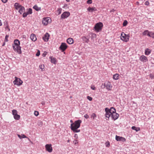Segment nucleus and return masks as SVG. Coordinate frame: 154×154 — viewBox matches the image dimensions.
I'll return each mask as SVG.
<instances>
[{
    "mask_svg": "<svg viewBox=\"0 0 154 154\" xmlns=\"http://www.w3.org/2000/svg\"><path fill=\"white\" fill-rule=\"evenodd\" d=\"M82 122L81 120H78L75 121L74 123L71 124L70 128L71 130L75 128L78 129L79 128L80 126V124Z\"/></svg>",
    "mask_w": 154,
    "mask_h": 154,
    "instance_id": "nucleus-1",
    "label": "nucleus"
},
{
    "mask_svg": "<svg viewBox=\"0 0 154 154\" xmlns=\"http://www.w3.org/2000/svg\"><path fill=\"white\" fill-rule=\"evenodd\" d=\"M129 35H126L124 32L121 33V39L124 42H127L129 40Z\"/></svg>",
    "mask_w": 154,
    "mask_h": 154,
    "instance_id": "nucleus-2",
    "label": "nucleus"
},
{
    "mask_svg": "<svg viewBox=\"0 0 154 154\" xmlns=\"http://www.w3.org/2000/svg\"><path fill=\"white\" fill-rule=\"evenodd\" d=\"M103 26V23L101 22L97 23L95 24L94 27L95 30L97 32L101 31Z\"/></svg>",
    "mask_w": 154,
    "mask_h": 154,
    "instance_id": "nucleus-3",
    "label": "nucleus"
},
{
    "mask_svg": "<svg viewBox=\"0 0 154 154\" xmlns=\"http://www.w3.org/2000/svg\"><path fill=\"white\" fill-rule=\"evenodd\" d=\"M15 80L13 82L14 85H16L17 86H20L22 85L23 82L20 79L15 77Z\"/></svg>",
    "mask_w": 154,
    "mask_h": 154,
    "instance_id": "nucleus-4",
    "label": "nucleus"
},
{
    "mask_svg": "<svg viewBox=\"0 0 154 154\" xmlns=\"http://www.w3.org/2000/svg\"><path fill=\"white\" fill-rule=\"evenodd\" d=\"M12 46L14 51H17V52L19 54L21 53L22 51L21 49V47L20 46V45H13Z\"/></svg>",
    "mask_w": 154,
    "mask_h": 154,
    "instance_id": "nucleus-5",
    "label": "nucleus"
},
{
    "mask_svg": "<svg viewBox=\"0 0 154 154\" xmlns=\"http://www.w3.org/2000/svg\"><path fill=\"white\" fill-rule=\"evenodd\" d=\"M51 22V19L49 17L44 18L42 21V23L43 24L47 25L48 23Z\"/></svg>",
    "mask_w": 154,
    "mask_h": 154,
    "instance_id": "nucleus-6",
    "label": "nucleus"
},
{
    "mask_svg": "<svg viewBox=\"0 0 154 154\" xmlns=\"http://www.w3.org/2000/svg\"><path fill=\"white\" fill-rule=\"evenodd\" d=\"M109 108L106 107L105 108V111L106 112V114H105V116L106 118V120H108L109 119V117L111 116V114L108 111Z\"/></svg>",
    "mask_w": 154,
    "mask_h": 154,
    "instance_id": "nucleus-7",
    "label": "nucleus"
},
{
    "mask_svg": "<svg viewBox=\"0 0 154 154\" xmlns=\"http://www.w3.org/2000/svg\"><path fill=\"white\" fill-rule=\"evenodd\" d=\"M105 87L107 90H110L112 89V86L110 82L107 81L105 82Z\"/></svg>",
    "mask_w": 154,
    "mask_h": 154,
    "instance_id": "nucleus-8",
    "label": "nucleus"
},
{
    "mask_svg": "<svg viewBox=\"0 0 154 154\" xmlns=\"http://www.w3.org/2000/svg\"><path fill=\"white\" fill-rule=\"evenodd\" d=\"M46 149L48 152H52L53 149L51 144H47L45 145Z\"/></svg>",
    "mask_w": 154,
    "mask_h": 154,
    "instance_id": "nucleus-9",
    "label": "nucleus"
},
{
    "mask_svg": "<svg viewBox=\"0 0 154 154\" xmlns=\"http://www.w3.org/2000/svg\"><path fill=\"white\" fill-rule=\"evenodd\" d=\"M69 12H65L62 14L61 16V19H65L67 18L70 15Z\"/></svg>",
    "mask_w": 154,
    "mask_h": 154,
    "instance_id": "nucleus-10",
    "label": "nucleus"
},
{
    "mask_svg": "<svg viewBox=\"0 0 154 154\" xmlns=\"http://www.w3.org/2000/svg\"><path fill=\"white\" fill-rule=\"evenodd\" d=\"M67 48V45L66 43H62L60 46L59 47L60 49L63 51L66 50Z\"/></svg>",
    "mask_w": 154,
    "mask_h": 154,
    "instance_id": "nucleus-11",
    "label": "nucleus"
},
{
    "mask_svg": "<svg viewBox=\"0 0 154 154\" xmlns=\"http://www.w3.org/2000/svg\"><path fill=\"white\" fill-rule=\"evenodd\" d=\"M50 35L49 33L47 32L46 33L43 37L42 38L43 40L46 42L48 41Z\"/></svg>",
    "mask_w": 154,
    "mask_h": 154,
    "instance_id": "nucleus-12",
    "label": "nucleus"
},
{
    "mask_svg": "<svg viewBox=\"0 0 154 154\" xmlns=\"http://www.w3.org/2000/svg\"><path fill=\"white\" fill-rule=\"evenodd\" d=\"M140 60L142 62H146L148 61L147 58L144 55L141 56L139 58Z\"/></svg>",
    "mask_w": 154,
    "mask_h": 154,
    "instance_id": "nucleus-13",
    "label": "nucleus"
},
{
    "mask_svg": "<svg viewBox=\"0 0 154 154\" xmlns=\"http://www.w3.org/2000/svg\"><path fill=\"white\" fill-rule=\"evenodd\" d=\"M119 116V115L116 112L111 115V117L114 120L117 119Z\"/></svg>",
    "mask_w": 154,
    "mask_h": 154,
    "instance_id": "nucleus-14",
    "label": "nucleus"
},
{
    "mask_svg": "<svg viewBox=\"0 0 154 154\" xmlns=\"http://www.w3.org/2000/svg\"><path fill=\"white\" fill-rule=\"evenodd\" d=\"M116 139L117 141H124L125 140V139L124 138L122 137L117 136V135L116 136Z\"/></svg>",
    "mask_w": 154,
    "mask_h": 154,
    "instance_id": "nucleus-15",
    "label": "nucleus"
},
{
    "mask_svg": "<svg viewBox=\"0 0 154 154\" xmlns=\"http://www.w3.org/2000/svg\"><path fill=\"white\" fill-rule=\"evenodd\" d=\"M88 11L90 12H92L94 11H97V9L95 7H89L87 9Z\"/></svg>",
    "mask_w": 154,
    "mask_h": 154,
    "instance_id": "nucleus-16",
    "label": "nucleus"
},
{
    "mask_svg": "<svg viewBox=\"0 0 154 154\" xmlns=\"http://www.w3.org/2000/svg\"><path fill=\"white\" fill-rule=\"evenodd\" d=\"M30 38L32 41L34 42L36 41L37 40L36 36L34 34H32L31 35Z\"/></svg>",
    "mask_w": 154,
    "mask_h": 154,
    "instance_id": "nucleus-17",
    "label": "nucleus"
},
{
    "mask_svg": "<svg viewBox=\"0 0 154 154\" xmlns=\"http://www.w3.org/2000/svg\"><path fill=\"white\" fill-rule=\"evenodd\" d=\"M67 42L69 44H72L74 42L72 38H69L67 40Z\"/></svg>",
    "mask_w": 154,
    "mask_h": 154,
    "instance_id": "nucleus-18",
    "label": "nucleus"
},
{
    "mask_svg": "<svg viewBox=\"0 0 154 154\" xmlns=\"http://www.w3.org/2000/svg\"><path fill=\"white\" fill-rule=\"evenodd\" d=\"M108 111L111 113H110L111 115L116 112V109L113 107H112L110 109H109Z\"/></svg>",
    "mask_w": 154,
    "mask_h": 154,
    "instance_id": "nucleus-19",
    "label": "nucleus"
},
{
    "mask_svg": "<svg viewBox=\"0 0 154 154\" xmlns=\"http://www.w3.org/2000/svg\"><path fill=\"white\" fill-rule=\"evenodd\" d=\"M151 52V50L148 49L146 48L145 49V54L146 55H149Z\"/></svg>",
    "mask_w": 154,
    "mask_h": 154,
    "instance_id": "nucleus-20",
    "label": "nucleus"
},
{
    "mask_svg": "<svg viewBox=\"0 0 154 154\" xmlns=\"http://www.w3.org/2000/svg\"><path fill=\"white\" fill-rule=\"evenodd\" d=\"M14 6L16 10L19 9L22 6L20 5L18 3H15Z\"/></svg>",
    "mask_w": 154,
    "mask_h": 154,
    "instance_id": "nucleus-21",
    "label": "nucleus"
},
{
    "mask_svg": "<svg viewBox=\"0 0 154 154\" xmlns=\"http://www.w3.org/2000/svg\"><path fill=\"white\" fill-rule=\"evenodd\" d=\"M19 12L21 14L25 11L24 7L22 6L19 9Z\"/></svg>",
    "mask_w": 154,
    "mask_h": 154,
    "instance_id": "nucleus-22",
    "label": "nucleus"
},
{
    "mask_svg": "<svg viewBox=\"0 0 154 154\" xmlns=\"http://www.w3.org/2000/svg\"><path fill=\"white\" fill-rule=\"evenodd\" d=\"M50 58L51 59V62L54 64H56L57 62L56 59L55 58L51 57Z\"/></svg>",
    "mask_w": 154,
    "mask_h": 154,
    "instance_id": "nucleus-23",
    "label": "nucleus"
},
{
    "mask_svg": "<svg viewBox=\"0 0 154 154\" xmlns=\"http://www.w3.org/2000/svg\"><path fill=\"white\" fill-rule=\"evenodd\" d=\"M131 129L134 130L135 131H136L137 132L140 130V128L139 127H136L135 126L132 127Z\"/></svg>",
    "mask_w": 154,
    "mask_h": 154,
    "instance_id": "nucleus-24",
    "label": "nucleus"
},
{
    "mask_svg": "<svg viewBox=\"0 0 154 154\" xmlns=\"http://www.w3.org/2000/svg\"><path fill=\"white\" fill-rule=\"evenodd\" d=\"M82 39L84 41V42L88 43L89 42V40L85 36H83L82 37Z\"/></svg>",
    "mask_w": 154,
    "mask_h": 154,
    "instance_id": "nucleus-25",
    "label": "nucleus"
},
{
    "mask_svg": "<svg viewBox=\"0 0 154 154\" xmlns=\"http://www.w3.org/2000/svg\"><path fill=\"white\" fill-rule=\"evenodd\" d=\"M20 42L19 40L16 39L14 40V44L13 45H20Z\"/></svg>",
    "mask_w": 154,
    "mask_h": 154,
    "instance_id": "nucleus-26",
    "label": "nucleus"
},
{
    "mask_svg": "<svg viewBox=\"0 0 154 154\" xmlns=\"http://www.w3.org/2000/svg\"><path fill=\"white\" fill-rule=\"evenodd\" d=\"M113 78L115 80H117L119 79V75L118 74H116L113 75Z\"/></svg>",
    "mask_w": 154,
    "mask_h": 154,
    "instance_id": "nucleus-27",
    "label": "nucleus"
},
{
    "mask_svg": "<svg viewBox=\"0 0 154 154\" xmlns=\"http://www.w3.org/2000/svg\"><path fill=\"white\" fill-rule=\"evenodd\" d=\"M149 32H150L148 30H145L143 32V35H147L148 36L149 34Z\"/></svg>",
    "mask_w": 154,
    "mask_h": 154,
    "instance_id": "nucleus-28",
    "label": "nucleus"
},
{
    "mask_svg": "<svg viewBox=\"0 0 154 154\" xmlns=\"http://www.w3.org/2000/svg\"><path fill=\"white\" fill-rule=\"evenodd\" d=\"M14 119L17 120H18L20 118V116L17 114L14 116Z\"/></svg>",
    "mask_w": 154,
    "mask_h": 154,
    "instance_id": "nucleus-29",
    "label": "nucleus"
},
{
    "mask_svg": "<svg viewBox=\"0 0 154 154\" xmlns=\"http://www.w3.org/2000/svg\"><path fill=\"white\" fill-rule=\"evenodd\" d=\"M33 8L37 11H38L41 9L40 8H39L37 5H35L33 7Z\"/></svg>",
    "mask_w": 154,
    "mask_h": 154,
    "instance_id": "nucleus-30",
    "label": "nucleus"
},
{
    "mask_svg": "<svg viewBox=\"0 0 154 154\" xmlns=\"http://www.w3.org/2000/svg\"><path fill=\"white\" fill-rule=\"evenodd\" d=\"M148 36L154 38V33L152 32H150Z\"/></svg>",
    "mask_w": 154,
    "mask_h": 154,
    "instance_id": "nucleus-31",
    "label": "nucleus"
},
{
    "mask_svg": "<svg viewBox=\"0 0 154 154\" xmlns=\"http://www.w3.org/2000/svg\"><path fill=\"white\" fill-rule=\"evenodd\" d=\"M44 67V65H41L39 66V67L41 69L42 71H44L45 70Z\"/></svg>",
    "mask_w": 154,
    "mask_h": 154,
    "instance_id": "nucleus-32",
    "label": "nucleus"
},
{
    "mask_svg": "<svg viewBox=\"0 0 154 154\" xmlns=\"http://www.w3.org/2000/svg\"><path fill=\"white\" fill-rule=\"evenodd\" d=\"M96 115L94 113H93L91 116V118H92L93 119H94L95 118H96Z\"/></svg>",
    "mask_w": 154,
    "mask_h": 154,
    "instance_id": "nucleus-33",
    "label": "nucleus"
},
{
    "mask_svg": "<svg viewBox=\"0 0 154 154\" xmlns=\"http://www.w3.org/2000/svg\"><path fill=\"white\" fill-rule=\"evenodd\" d=\"M72 130V131L74 133H78L80 131V130H78L76 128Z\"/></svg>",
    "mask_w": 154,
    "mask_h": 154,
    "instance_id": "nucleus-34",
    "label": "nucleus"
},
{
    "mask_svg": "<svg viewBox=\"0 0 154 154\" xmlns=\"http://www.w3.org/2000/svg\"><path fill=\"white\" fill-rule=\"evenodd\" d=\"M13 115L14 116L17 114V111L16 110L14 109L12 111Z\"/></svg>",
    "mask_w": 154,
    "mask_h": 154,
    "instance_id": "nucleus-35",
    "label": "nucleus"
},
{
    "mask_svg": "<svg viewBox=\"0 0 154 154\" xmlns=\"http://www.w3.org/2000/svg\"><path fill=\"white\" fill-rule=\"evenodd\" d=\"M27 13L28 14H32V9L31 8H29Z\"/></svg>",
    "mask_w": 154,
    "mask_h": 154,
    "instance_id": "nucleus-36",
    "label": "nucleus"
},
{
    "mask_svg": "<svg viewBox=\"0 0 154 154\" xmlns=\"http://www.w3.org/2000/svg\"><path fill=\"white\" fill-rule=\"evenodd\" d=\"M128 24V22L127 20H125L123 23V26H126Z\"/></svg>",
    "mask_w": 154,
    "mask_h": 154,
    "instance_id": "nucleus-37",
    "label": "nucleus"
},
{
    "mask_svg": "<svg viewBox=\"0 0 154 154\" xmlns=\"http://www.w3.org/2000/svg\"><path fill=\"white\" fill-rule=\"evenodd\" d=\"M5 29L6 30H8V31L9 32L10 31V29L9 27L8 26L7 24V26H5Z\"/></svg>",
    "mask_w": 154,
    "mask_h": 154,
    "instance_id": "nucleus-38",
    "label": "nucleus"
},
{
    "mask_svg": "<svg viewBox=\"0 0 154 154\" xmlns=\"http://www.w3.org/2000/svg\"><path fill=\"white\" fill-rule=\"evenodd\" d=\"M91 88L93 90H96V88L95 87L94 85H91Z\"/></svg>",
    "mask_w": 154,
    "mask_h": 154,
    "instance_id": "nucleus-39",
    "label": "nucleus"
},
{
    "mask_svg": "<svg viewBox=\"0 0 154 154\" xmlns=\"http://www.w3.org/2000/svg\"><path fill=\"white\" fill-rule=\"evenodd\" d=\"M34 114L36 116H37L39 115V112L37 111H35L34 112Z\"/></svg>",
    "mask_w": 154,
    "mask_h": 154,
    "instance_id": "nucleus-40",
    "label": "nucleus"
},
{
    "mask_svg": "<svg viewBox=\"0 0 154 154\" xmlns=\"http://www.w3.org/2000/svg\"><path fill=\"white\" fill-rule=\"evenodd\" d=\"M62 9L61 8H59L57 10V12L58 13V14H60L61 13Z\"/></svg>",
    "mask_w": 154,
    "mask_h": 154,
    "instance_id": "nucleus-41",
    "label": "nucleus"
},
{
    "mask_svg": "<svg viewBox=\"0 0 154 154\" xmlns=\"http://www.w3.org/2000/svg\"><path fill=\"white\" fill-rule=\"evenodd\" d=\"M28 15V14H27V12H26V13L25 12L23 13V17H26Z\"/></svg>",
    "mask_w": 154,
    "mask_h": 154,
    "instance_id": "nucleus-42",
    "label": "nucleus"
},
{
    "mask_svg": "<svg viewBox=\"0 0 154 154\" xmlns=\"http://www.w3.org/2000/svg\"><path fill=\"white\" fill-rule=\"evenodd\" d=\"M88 4H91L92 3V0H88L87 2Z\"/></svg>",
    "mask_w": 154,
    "mask_h": 154,
    "instance_id": "nucleus-43",
    "label": "nucleus"
},
{
    "mask_svg": "<svg viewBox=\"0 0 154 154\" xmlns=\"http://www.w3.org/2000/svg\"><path fill=\"white\" fill-rule=\"evenodd\" d=\"M40 55V51L39 50H38V51L36 54V55L37 56H39Z\"/></svg>",
    "mask_w": 154,
    "mask_h": 154,
    "instance_id": "nucleus-44",
    "label": "nucleus"
},
{
    "mask_svg": "<svg viewBox=\"0 0 154 154\" xmlns=\"http://www.w3.org/2000/svg\"><path fill=\"white\" fill-rule=\"evenodd\" d=\"M47 52L46 51H45L42 54V56L44 57H45L47 55Z\"/></svg>",
    "mask_w": 154,
    "mask_h": 154,
    "instance_id": "nucleus-45",
    "label": "nucleus"
},
{
    "mask_svg": "<svg viewBox=\"0 0 154 154\" xmlns=\"http://www.w3.org/2000/svg\"><path fill=\"white\" fill-rule=\"evenodd\" d=\"M84 117L85 119H88L89 118V116L88 114H86L85 115H84Z\"/></svg>",
    "mask_w": 154,
    "mask_h": 154,
    "instance_id": "nucleus-46",
    "label": "nucleus"
},
{
    "mask_svg": "<svg viewBox=\"0 0 154 154\" xmlns=\"http://www.w3.org/2000/svg\"><path fill=\"white\" fill-rule=\"evenodd\" d=\"M149 2L148 1H146L145 2V5H147V6H148V5H149Z\"/></svg>",
    "mask_w": 154,
    "mask_h": 154,
    "instance_id": "nucleus-47",
    "label": "nucleus"
},
{
    "mask_svg": "<svg viewBox=\"0 0 154 154\" xmlns=\"http://www.w3.org/2000/svg\"><path fill=\"white\" fill-rule=\"evenodd\" d=\"M73 143L75 144H76L78 143V141L77 140H74V141H73Z\"/></svg>",
    "mask_w": 154,
    "mask_h": 154,
    "instance_id": "nucleus-48",
    "label": "nucleus"
},
{
    "mask_svg": "<svg viewBox=\"0 0 154 154\" xmlns=\"http://www.w3.org/2000/svg\"><path fill=\"white\" fill-rule=\"evenodd\" d=\"M87 98L90 101H91L92 100V97H87Z\"/></svg>",
    "mask_w": 154,
    "mask_h": 154,
    "instance_id": "nucleus-49",
    "label": "nucleus"
},
{
    "mask_svg": "<svg viewBox=\"0 0 154 154\" xmlns=\"http://www.w3.org/2000/svg\"><path fill=\"white\" fill-rule=\"evenodd\" d=\"M9 37V36L8 35H6L5 36V39L6 40V41H8V38Z\"/></svg>",
    "mask_w": 154,
    "mask_h": 154,
    "instance_id": "nucleus-50",
    "label": "nucleus"
},
{
    "mask_svg": "<svg viewBox=\"0 0 154 154\" xmlns=\"http://www.w3.org/2000/svg\"><path fill=\"white\" fill-rule=\"evenodd\" d=\"M22 137L23 138H27V137H26L25 135L24 134H22L21 135Z\"/></svg>",
    "mask_w": 154,
    "mask_h": 154,
    "instance_id": "nucleus-51",
    "label": "nucleus"
},
{
    "mask_svg": "<svg viewBox=\"0 0 154 154\" xmlns=\"http://www.w3.org/2000/svg\"><path fill=\"white\" fill-rule=\"evenodd\" d=\"M17 136L18 137L21 139H22L23 138L22 137L21 135H20V134H17Z\"/></svg>",
    "mask_w": 154,
    "mask_h": 154,
    "instance_id": "nucleus-52",
    "label": "nucleus"
},
{
    "mask_svg": "<svg viewBox=\"0 0 154 154\" xmlns=\"http://www.w3.org/2000/svg\"><path fill=\"white\" fill-rule=\"evenodd\" d=\"M101 87L103 88H104L105 87V83L104 84H102L101 86Z\"/></svg>",
    "mask_w": 154,
    "mask_h": 154,
    "instance_id": "nucleus-53",
    "label": "nucleus"
},
{
    "mask_svg": "<svg viewBox=\"0 0 154 154\" xmlns=\"http://www.w3.org/2000/svg\"><path fill=\"white\" fill-rule=\"evenodd\" d=\"M1 0L4 3H5L7 2L8 0Z\"/></svg>",
    "mask_w": 154,
    "mask_h": 154,
    "instance_id": "nucleus-54",
    "label": "nucleus"
},
{
    "mask_svg": "<svg viewBox=\"0 0 154 154\" xmlns=\"http://www.w3.org/2000/svg\"><path fill=\"white\" fill-rule=\"evenodd\" d=\"M150 77L152 78V79H153V78L154 77V76L153 75H152V74H150Z\"/></svg>",
    "mask_w": 154,
    "mask_h": 154,
    "instance_id": "nucleus-55",
    "label": "nucleus"
},
{
    "mask_svg": "<svg viewBox=\"0 0 154 154\" xmlns=\"http://www.w3.org/2000/svg\"><path fill=\"white\" fill-rule=\"evenodd\" d=\"M74 137H75V138H78V136H77V134H75V135L74 136Z\"/></svg>",
    "mask_w": 154,
    "mask_h": 154,
    "instance_id": "nucleus-56",
    "label": "nucleus"
},
{
    "mask_svg": "<svg viewBox=\"0 0 154 154\" xmlns=\"http://www.w3.org/2000/svg\"><path fill=\"white\" fill-rule=\"evenodd\" d=\"M2 22L1 21V20H0V26H2Z\"/></svg>",
    "mask_w": 154,
    "mask_h": 154,
    "instance_id": "nucleus-57",
    "label": "nucleus"
},
{
    "mask_svg": "<svg viewBox=\"0 0 154 154\" xmlns=\"http://www.w3.org/2000/svg\"><path fill=\"white\" fill-rule=\"evenodd\" d=\"M109 145H110L109 143L108 144H106V147H108L109 146Z\"/></svg>",
    "mask_w": 154,
    "mask_h": 154,
    "instance_id": "nucleus-58",
    "label": "nucleus"
},
{
    "mask_svg": "<svg viewBox=\"0 0 154 154\" xmlns=\"http://www.w3.org/2000/svg\"><path fill=\"white\" fill-rule=\"evenodd\" d=\"M70 122L72 123H73V121H72V120H71L70 121Z\"/></svg>",
    "mask_w": 154,
    "mask_h": 154,
    "instance_id": "nucleus-59",
    "label": "nucleus"
},
{
    "mask_svg": "<svg viewBox=\"0 0 154 154\" xmlns=\"http://www.w3.org/2000/svg\"><path fill=\"white\" fill-rule=\"evenodd\" d=\"M136 3H137V5H139V2H136Z\"/></svg>",
    "mask_w": 154,
    "mask_h": 154,
    "instance_id": "nucleus-60",
    "label": "nucleus"
},
{
    "mask_svg": "<svg viewBox=\"0 0 154 154\" xmlns=\"http://www.w3.org/2000/svg\"><path fill=\"white\" fill-rule=\"evenodd\" d=\"M5 43H3V44L2 45V46H4V45H5Z\"/></svg>",
    "mask_w": 154,
    "mask_h": 154,
    "instance_id": "nucleus-61",
    "label": "nucleus"
},
{
    "mask_svg": "<svg viewBox=\"0 0 154 154\" xmlns=\"http://www.w3.org/2000/svg\"><path fill=\"white\" fill-rule=\"evenodd\" d=\"M67 2H69L70 1L69 0H66Z\"/></svg>",
    "mask_w": 154,
    "mask_h": 154,
    "instance_id": "nucleus-62",
    "label": "nucleus"
},
{
    "mask_svg": "<svg viewBox=\"0 0 154 154\" xmlns=\"http://www.w3.org/2000/svg\"><path fill=\"white\" fill-rule=\"evenodd\" d=\"M69 140H68V142H69Z\"/></svg>",
    "mask_w": 154,
    "mask_h": 154,
    "instance_id": "nucleus-63",
    "label": "nucleus"
}]
</instances>
